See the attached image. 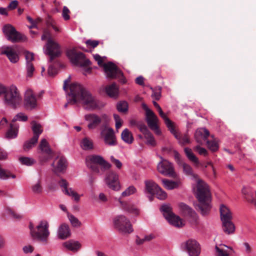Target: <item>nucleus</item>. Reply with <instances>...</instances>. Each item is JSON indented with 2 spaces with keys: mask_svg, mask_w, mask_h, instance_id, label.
<instances>
[{
  "mask_svg": "<svg viewBox=\"0 0 256 256\" xmlns=\"http://www.w3.org/2000/svg\"><path fill=\"white\" fill-rule=\"evenodd\" d=\"M70 92L66 95L68 102L64 105L66 108L68 104H74L80 103L84 108L88 110H93L98 108V100L92 95L84 86L73 83L70 86Z\"/></svg>",
  "mask_w": 256,
  "mask_h": 256,
  "instance_id": "nucleus-1",
  "label": "nucleus"
},
{
  "mask_svg": "<svg viewBox=\"0 0 256 256\" xmlns=\"http://www.w3.org/2000/svg\"><path fill=\"white\" fill-rule=\"evenodd\" d=\"M196 198L199 204L196 205L202 215L207 214L211 208V194L206 183L202 180H198L196 184Z\"/></svg>",
  "mask_w": 256,
  "mask_h": 256,
  "instance_id": "nucleus-2",
  "label": "nucleus"
},
{
  "mask_svg": "<svg viewBox=\"0 0 256 256\" xmlns=\"http://www.w3.org/2000/svg\"><path fill=\"white\" fill-rule=\"evenodd\" d=\"M0 98L4 104L14 108H17L22 102L20 92L14 84L6 86L0 83Z\"/></svg>",
  "mask_w": 256,
  "mask_h": 256,
  "instance_id": "nucleus-3",
  "label": "nucleus"
},
{
  "mask_svg": "<svg viewBox=\"0 0 256 256\" xmlns=\"http://www.w3.org/2000/svg\"><path fill=\"white\" fill-rule=\"evenodd\" d=\"M49 224L47 221L42 220L36 226L35 231H33L32 238L44 244H46L50 234L48 230Z\"/></svg>",
  "mask_w": 256,
  "mask_h": 256,
  "instance_id": "nucleus-4",
  "label": "nucleus"
},
{
  "mask_svg": "<svg viewBox=\"0 0 256 256\" xmlns=\"http://www.w3.org/2000/svg\"><path fill=\"white\" fill-rule=\"evenodd\" d=\"M114 228L122 234H127L134 231L132 224L130 220L123 215L116 216L113 219Z\"/></svg>",
  "mask_w": 256,
  "mask_h": 256,
  "instance_id": "nucleus-5",
  "label": "nucleus"
},
{
  "mask_svg": "<svg viewBox=\"0 0 256 256\" xmlns=\"http://www.w3.org/2000/svg\"><path fill=\"white\" fill-rule=\"evenodd\" d=\"M66 56L70 62L76 66L84 67L90 65L91 62L86 58L85 55L81 52H76V50L70 49L66 51Z\"/></svg>",
  "mask_w": 256,
  "mask_h": 256,
  "instance_id": "nucleus-6",
  "label": "nucleus"
},
{
  "mask_svg": "<svg viewBox=\"0 0 256 256\" xmlns=\"http://www.w3.org/2000/svg\"><path fill=\"white\" fill-rule=\"evenodd\" d=\"M160 210L165 218L172 225L177 227L182 228L184 224L180 216H176L172 212V208L169 204H164L160 208Z\"/></svg>",
  "mask_w": 256,
  "mask_h": 256,
  "instance_id": "nucleus-7",
  "label": "nucleus"
},
{
  "mask_svg": "<svg viewBox=\"0 0 256 256\" xmlns=\"http://www.w3.org/2000/svg\"><path fill=\"white\" fill-rule=\"evenodd\" d=\"M43 50L46 54L50 56V62H52L54 58L59 57L62 53L60 46L52 38L47 40Z\"/></svg>",
  "mask_w": 256,
  "mask_h": 256,
  "instance_id": "nucleus-8",
  "label": "nucleus"
},
{
  "mask_svg": "<svg viewBox=\"0 0 256 256\" xmlns=\"http://www.w3.org/2000/svg\"><path fill=\"white\" fill-rule=\"evenodd\" d=\"M106 77L108 78H119L120 82L124 84L126 82V78L124 77L122 72L112 62H108L103 64Z\"/></svg>",
  "mask_w": 256,
  "mask_h": 256,
  "instance_id": "nucleus-9",
  "label": "nucleus"
},
{
  "mask_svg": "<svg viewBox=\"0 0 256 256\" xmlns=\"http://www.w3.org/2000/svg\"><path fill=\"white\" fill-rule=\"evenodd\" d=\"M182 250L185 251L188 256H199L201 248L200 244L194 239H188L181 244Z\"/></svg>",
  "mask_w": 256,
  "mask_h": 256,
  "instance_id": "nucleus-10",
  "label": "nucleus"
},
{
  "mask_svg": "<svg viewBox=\"0 0 256 256\" xmlns=\"http://www.w3.org/2000/svg\"><path fill=\"white\" fill-rule=\"evenodd\" d=\"M38 152L39 154L38 159L40 162H46L52 158V152L46 139L43 138L40 140Z\"/></svg>",
  "mask_w": 256,
  "mask_h": 256,
  "instance_id": "nucleus-11",
  "label": "nucleus"
},
{
  "mask_svg": "<svg viewBox=\"0 0 256 256\" xmlns=\"http://www.w3.org/2000/svg\"><path fill=\"white\" fill-rule=\"evenodd\" d=\"M2 32L8 40L12 42H18L24 40V36L10 24H6Z\"/></svg>",
  "mask_w": 256,
  "mask_h": 256,
  "instance_id": "nucleus-12",
  "label": "nucleus"
},
{
  "mask_svg": "<svg viewBox=\"0 0 256 256\" xmlns=\"http://www.w3.org/2000/svg\"><path fill=\"white\" fill-rule=\"evenodd\" d=\"M104 180L108 187L112 190L118 191L120 189L119 176L114 171H110L106 174Z\"/></svg>",
  "mask_w": 256,
  "mask_h": 256,
  "instance_id": "nucleus-13",
  "label": "nucleus"
},
{
  "mask_svg": "<svg viewBox=\"0 0 256 256\" xmlns=\"http://www.w3.org/2000/svg\"><path fill=\"white\" fill-rule=\"evenodd\" d=\"M100 135L106 145L112 146L117 144L116 138L112 128H106L101 131Z\"/></svg>",
  "mask_w": 256,
  "mask_h": 256,
  "instance_id": "nucleus-14",
  "label": "nucleus"
},
{
  "mask_svg": "<svg viewBox=\"0 0 256 256\" xmlns=\"http://www.w3.org/2000/svg\"><path fill=\"white\" fill-rule=\"evenodd\" d=\"M158 172L164 175L173 176L174 175V168L172 163L166 160H163L158 165Z\"/></svg>",
  "mask_w": 256,
  "mask_h": 256,
  "instance_id": "nucleus-15",
  "label": "nucleus"
},
{
  "mask_svg": "<svg viewBox=\"0 0 256 256\" xmlns=\"http://www.w3.org/2000/svg\"><path fill=\"white\" fill-rule=\"evenodd\" d=\"M24 105L26 108L32 110L37 106V100L32 90L28 89L24 94Z\"/></svg>",
  "mask_w": 256,
  "mask_h": 256,
  "instance_id": "nucleus-16",
  "label": "nucleus"
},
{
  "mask_svg": "<svg viewBox=\"0 0 256 256\" xmlns=\"http://www.w3.org/2000/svg\"><path fill=\"white\" fill-rule=\"evenodd\" d=\"M146 121L150 128L154 130L156 134L160 135L161 134V131L158 126V118L153 112L146 115Z\"/></svg>",
  "mask_w": 256,
  "mask_h": 256,
  "instance_id": "nucleus-17",
  "label": "nucleus"
},
{
  "mask_svg": "<svg viewBox=\"0 0 256 256\" xmlns=\"http://www.w3.org/2000/svg\"><path fill=\"white\" fill-rule=\"evenodd\" d=\"M58 184L62 188V192L66 195L73 198L75 201L78 202L80 199V196L77 192H74L72 188H68V182L64 178H62Z\"/></svg>",
  "mask_w": 256,
  "mask_h": 256,
  "instance_id": "nucleus-18",
  "label": "nucleus"
},
{
  "mask_svg": "<svg viewBox=\"0 0 256 256\" xmlns=\"http://www.w3.org/2000/svg\"><path fill=\"white\" fill-rule=\"evenodd\" d=\"M2 54L6 56L10 61L14 64L19 60V56L16 51L12 46H4L2 48Z\"/></svg>",
  "mask_w": 256,
  "mask_h": 256,
  "instance_id": "nucleus-19",
  "label": "nucleus"
},
{
  "mask_svg": "<svg viewBox=\"0 0 256 256\" xmlns=\"http://www.w3.org/2000/svg\"><path fill=\"white\" fill-rule=\"evenodd\" d=\"M52 166L55 174L63 172L66 168V160L64 157L57 158L52 164Z\"/></svg>",
  "mask_w": 256,
  "mask_h": 256,
  "instance_id": "nucleus-20",
  "label": "nucleus"
},
{
  "mask_svg": "<svg viewBox=\"0 0 256 256\" xmlns=\"http://www.w3.org/2000/svg\"><path fill=\"white\" fill-rule=\"evenodd\" d=\"M84 118L86 121L89 122L88 127L90 130L96 128L102 122L101 118L94 114L85 115Z\"/></svg>",
  "mask_w": 256,
  "mask_h": 256,
  "instance_id": "nucleus-21",
  "label": "nucleus"
},
{
  "mask_svg": "<svg viewBox=\"0 0 256 256\" xmlns=\"http://www.w3.org/2000/svg\"><path fill=\"white\" fill-rule=\"evenodd\" d=\"M209 136L208 130L204 128H198L194 134L196 140L199 144H202Z\"/></svg>",
  "mask_w": 256,
  "mask_h": 256,
  "instance_id": "nucleus-22",
  "label": "nucleus"
},
{
  "mask_svg": "<svg viewBox=\"0 0 256 256\" xmlns=\"http://www.w3.org/2000/svg\"><path fill=\"white\" fill-rule=\"evenodd\" d=\"M70 230L68 224H63L58 228L57 236L58 238L65 240L70 236Z\"/></svg>",
  "mask_w": 256,
  "mask_h": 256,
  "instance_id": "nucleus-23",
  "label": "nucleus"
},
{
  "mask_svg": "<svg viewBox=\"0 0 256 256\" xmlns=\"http://www.w3.org/2000/svg\"><path fill=\"white\" fill-rule=\"evenodd\" d=\"M178 208L180 212L184 216L194 218L196 216V212L188 205L184 202H180L178 204Z\"/></svg>",
  "mask_w": 256,
  "mask_h": 256,
  "instance_id": "nucleus-24",
  "label": "nucleus"
},
{
  "mask_svg": "<svg viewBox=\"0 0 256 256\" xmlns=\"http://www.w3.org/2000/svg\"><path fill=\"white\" fill-rule=\"evenodd\" d=\"M220 212L222 222L232 220V214L230 210L226 206L222 204L220 206Z\"/></svg>",
  "mask_w": 256,
  "mask_h": 256,
  "instance_id": "nucleus-25",
  "label": "nucleus"
},
{
  "mask_svg": "<svg viewBox=\"0 0 256 256\" xmlns=\"http://www.w3.org/2000/svg\"><path fill=\"white\" fill-rule=\"evenodd\" d=\"M144 193L154 195V193H156V192L158 190L159 186L152 180H146L144 181Z\"/></svg>",
  "mask_w": 256,
  "mask_h": 256,
  "instance_id": "nucleus-26",
  "label": "nucleus"
},
{
  "mask_svg": "<svg viewBox=\"0 0 256 256\" xmlns=\"http://www.w3.org/2000/svg\"><path fill=\"white\" fill-rule=\"evenodd\" d=\"M222 230L227 234H232L236 230V226L232 220L222 222Z\"/></svg>",
  "mask_w": 256,
  "mask_h": 256,
  "instance_id": "nucleus-27",
  "label": "nucleus"
},
{
  "mask_svg": "<svg viewBox=\"0 0 256 256\" xmlns=\"http://www.w3.org/2000/svg\"><path fill=\"white\" fill-rule=\"evenodd\" d=\"M106 94L110 98H116L119 94V89L116 83L107 86L105 88Z\"/></svg>",
  "mask_w": 256,
  "mask_h": 256,
  "instance_id": "nucleus-28",
  "label": "nucleus"
},
{
  "mask_svg": "<svg viewBox=\"0 0 256 256\" xmlns=\"http://www.w3.org/2000/svg\"><path fill=\"white\" fill-rule=\"evenodd\" d=\"M92 160L94 162H96L98 164L101 166V170L105 172L112 166V165L108 162L106 161L102 156L98 155V156L92 158Z\"/></svg>",
  "mask_w": 256,
  "mask_h": 256,
  "instance_id": "nucleus-29",
  "label": "nucleus"
},
{
  "mask_svg": "<svg viewBox=\"0 0 256 256\" xmlns=\"http://www.w3.org/2000/svg\"><path fill=\"white\" fill-rule=\"evenodd\" d=\"M95 156H98V155H92L87 158L86 160V164L93 172L96 174H100V170L97 165L98 163L96 162H94L92 160V158Z\"/></svg>",
  "mask_w": 256,
  "mask_h": 256,
  "instance_id": "nucleus-30",
  "label": "nucleus"
},
{
  "mask_svg": "<svg viewBox=\"0 0 256 256\" xmlns=\"http://www.w3.org/2000/svg\"><path fill=\"white\" fill-rule=\"evenodd\" d=\"M63 246L69 250L77 252L80 248V244L78 241L70 240L64 242Z\"/></svg>",
  "mask_w": 256,
  "mask_h": 256,
  "instance_id": "nucleus-31",
  "label": "nucleus"
},
{
  "mask_svg": "<svg viewBox=\"0 0 256 256\" xmlns=\"http://www.w3.org/2000/svg\"><path fill=\"white\" fill-rule=\"evenodd\" d=\"M121 138L122 140L128 144H131L134 141L132 134L128 128H125L122 132Z\"/></svg>",
  "mask_w": 256,
  "mask_h": 256,
  "instance_id": "nucleus-32",
  "label": "nucleus"
},
{
  "mask_svg": "<svg viewBox=\"0 0 256 256\" xmlns=\"http://www.w3.org/2000/svg\"><path fill=\"white\" fill-rule=\"evenodd\" d=\"M32 130L34 134L32 137L38 140L39 136L43 132L42 126L40 124L34 121L32 122Z\"/></svg>",
  "mask_w": 256,
  "mask_h": 256,
  "instance_id": "nucleus-33",
  "label": "nucleus"
},
{
  "mask_svg": "<svg viewBox=\"0 0 256 256\" xmlns=\"http://www.w3.org/2000/svg\"><path fill=\"white\" fill-rule=\"evenodd\" d=\"M16 176L12 174L10 170L0 168V180H7L9 178H15Z\"/></svg>",
  "mask_w": 256,
  "mask_h": 256,
  "instance_id": "nucleus-34",
  "label": "nucleus"
},
{
  "mask_svg": "<svg viewBox=\"0 0 256 256\" xmlns=\"http://www.w3.org/2000/svg\"><path fill=\"white\" fill-rule=\"evenodd\" d=\"M18 126L11 123L10 129L7 132L6 136L8 138H14L17 136Z\"/></svg>",
  "mask_w": 256,
  "mask_h": 256,
  "instance_id": "nucleus-35",
  "label": "nucleus"
},
{
  "mask_svg": "<svg viewBox=\"0 0 256 256\" xmlns=\"http://www.w3.org/2000/svg\"><path fill=\"white\" fill-rule=\"evenodd\" d=\"M32 192L36 194H40L43 192V187L42 181L38 180L36 183L34 184L31 187Z\"/></svg>",
  "mask_w": 256,
  "mask_h": 256,
  "instance_id": "nucleus-36",
  "label": "nucleus"
},
{
  "mask_svg": "<svg viewBox=\"0 0 256 256\" xmlns=\"http://www.w3.org/2000/svg\"><path fill=\"white\" fill-rule=\"evenodd\" d=\"M80 146L84 150H90L93 148V142L91 140L84 138L81 142Z\"/></svg>",
  "mask_w": 256,
  "mask_h": 256,
  "instance_id": "nucleus-37",
  "label": "nucleus"
},
{
  "mask_svg": "<svg viewBox=\"0 0 256 256\" xmlns=\"http://www.w3.org/2000/svg\"><path fill=\"white\" fill-rule=\"evenodd\" d=\"M162 182L164 186L168 190H171L178 186V182L172 180H170L166 179L162 180Z\"/></svg>",
  "mask_w": 256,
  "mask_h": 256,
  "instance_id": "nucleus-38",
  "label": "nucleus"
},
{
  "mask_svg": "<svg viewBox=\"0 0 256 256\" xmlns=\"http://www.w3.org/2000/svg\"><path fill=\"white\" fill-rule=\"evenodd\" d=\"M184 150L186 154V156L190 160L196 164L198 163V158L194 154L190 148H185Z\"/></svg>",
  "mask_w": 256,
  "mask_h": 256,
  "instance_id": "nucleus-39",
  "label": "nucleus"
},
{
  "mask_svg": "<svg viewBox=\"0 0 256 256\" xmlns=\"http://www.w3.org/2000/svg\"><path fill=\"white\" fill-rule=\"evenodd\" d=\"M38 140L35 138H32L30 140L26 142L24 144V149L25 151H28L32 148L37 143Z\"/></svg>",
  "mask_w": 256,
  "mask_h": 256,
  "instance_id": "nucleus-40",
  "label": "nucleus"
},
{
  "mask_svg": "<svg viewBox=\"0 0 256 256\" xmlns=\"http://www.w3.org/2000/svg\"><path fill=\"white\" fill-rule=\"evenodd\" d=\"M19 161L22 164L26 166H31L36 162V161L33 158L26 156L20 157Z\"/></svg>",
  "mask_w": 256,
  "mask_h": 256,
  "instance_id": "nucleus-41",
  "label": "nucleus"
},
{
  "mask_svg": "<svg viewBox=\"0 0 256 256\" xmlns=\"http://www.w3.org/2000/svg\"><path fill=\"white\" fill-rule=\"evenodd\" d=\"M144 138L146 140V144L148 145L154 146H156V143L154 140V138L150 132H148L145 136Z\"/></svg>",
  "mask_w": 256,
  "mask_h": 256,
  "instance_id": "nucleus-42",
  "label": "nucleus"
},
{
  "mask_svg": "<svg viewBox=\"0 0 256 256\" xmlns=\"http://www.w3.org/2000/svg\"><path fill=\"white\" fill-rule=\"evenodd\" d=\"M117 110L118 112H126L128 110V104L126 101H121L117 104Z\"/></svg>",
  "mask_w": 256,
  "mask_h": 256,
  "instance_id": "nucleus-43",
  "label": "nucleus"
},
{
  "mask_svg": "<svg viewBox=\"0 0 256 256\" xmlns=\"http://www.w3.org/2000/svg\"><path fill=\"white\" fill-rule=\"evenodd\" d=\"M68 216L72 226L74 227H79L81 226V222L74 215L68 214Z\"/></svg>",
  "mask_w": 256,
  "mask_h": 256,
  "instance_id": "nucleus-44",
  "label": "nucleus"
},
{
  "mask_svg": "<svg viewBox=\"0 0 256 256\" xmlns=\"http://www.w3.org/2000/svg\"><path fill=\"white\" fill-rule=\"evenodd\" d=\"M154 194L156 195V198L160 200H164L167 198L166 193L163 190L160 186L158 187V190Z\"/></svg>",
  "mask_w": 256,
  "mask_h": 256,
  "instance_id": "nucleus-45",
  "label": "nucleus"
},
{
  "mask_svg": "<svg viewBox=\"0 0 256 256\" xmlns=\"http://www.w3.org/2000/svg\"><path fill=\"white\" fill-rule=\"evenodd\" d=\"M208 148L212 152H216L218 149V145L214 140H206Z\"/></svg>",
  "mask_w": 256,
  "mask_h": 256,
  "instance_id": "nucleus-46",
  "label": "nucleus"
},
{
  "mask_svg": "<svg viewBox=\"0 0 256 256\" xmlns=\"http://www.w3.org/2000/svg\"><path fill=\"white\" fill-rule=\"evenodd\" d=\"M136 192V188L134 186H131L122 193V196H128L134 194Z\"/></svg>",
  "mask_w": 256,
  "mask_h": 256,
  "instance_id": "nucleus-47",
  "label": "nucleus"
},
{
  "mask_svg": "<svg viewBox=\"0 0 256 256\" xmlns=\"http://www.w3.org/2000/svg\"><path fill=\"white\" fill-rule=\"evenodd\" d=\"M184 172L188 176H194L193 171L192 167L188 164L183 162L182 164Z\"/></svg>",
  "mask_w": 256,
  "mask_h": 256,
  "instance_id": "nucleus-48",
  "label": "nucleus"
},
{
  "mask_svg": "<svg viewBox=\"0 0 256 256\" xmlns=\"http://www.w3.org/2000/svg\"><path fill=\"white\" fill-rule=\"evenodd\" d=\"M28 116L22 112L18 113L12 119V122L16 120L26 122L28 120Z\"/></svg>",
  "mask_w": 256,
  "mask_h": 256,
  "instance_id": "nucleus-49",
  "label": "nucleus"
},
{
  "mask_svg": "<svg viewBox=\"0 0 256 256\" xmlns=\"http://www.w3.org/2000/svg\"><path fill=\"white\" fill-rule=\"evenodd\" d=\"M26 69L27 72V76L31 77L32 76L34 68L32 63L26 64Z\"/></svg>",
  "mask_w": 256,
  "mask_h": 256,
  "instance_id": "nucleus-50",
  "label": "nucleus"
},
{
  "mask_svg": "<svg viewBox=\"0 0 256 256\" xmlns=\"http://www.w3.org/2000/svg\"><path fill=\"white\" fill-rule=\"evenodd\" d=\"M137 126L140 130L145 136L146 134L150 132L147 126L142 122H140L137 124Z\"/></svg>",
  "mask_w": 256,
  "mask_h": 256,
  "instance_id": "nucleus-51",
  "label": "nucleus"
},
{
  "mask_svg": "<svg viewBox=\"0 0 256 256\" xmlns=\"http://www.w3.org/2000/svg\"><path fill=\"white\" fill-rule=\"evenodd\" d=\"M216 251V256H228V253L224 250L220 248L217 246L215 247Z\"/></svg>",
  "mask_w": 256,
  "mask_h": 256,
  "instance_id": "nucleus-52",
  "label": "nucleus"
},
{
  "mask_svg": "<svg viewBox=\"0 0 256 256\" xmlns=\"http://www.w3.org/2000/svg\"><path fill=\"white\" fill-rule=\"evenodd\" d=\"M164 123L172 134L174 133V132H176L173 126L172 122L170 119H166Z\"/></svg>",
  "mask_w": 256,
  "mask_h": 256,
  "instance_id": "nucleus-53",
  "label": "nucleus"
},
{
  "mask_svg": "<svg viewBox=\"0 0 256 256\" xmlns=\"http://www.w3.org/2000/svg\"><path fill=\"white\" fill-rule=\"evenodd\" d=\"M194 150H196L198 153L200 155L206 156L208 155V152L204 148L201 147L200 146H196L194 147Z\"/></svg>",
  "mask_w": 256,
  "mask_h": 256,
  "instance_id": "nucleus-54",
  "label": "nucleus"
},
{
  "mask_svg": "<svg viewBox=\"0 0 256 256\" xmlns=\"http://www.w3.org/2000/svg\"><path fill=\"white\" fill-rule=\"evenodd\" d=\"M152 89L153 90V93L152 94V96L156 100H158L161 96V88L158 87V89L156 90H154L152 88Z\"/></svg>",
  "mask_w": 256,
  "mask_h": 256,
  "instance_id": "nucleus-55",
  "label": "nucleus"
},
{
  "mask_svg": "<svg viewBox=\"0 0 256 256\" xmlns=\"http://www.w3.org/2000/svg\"><path fill=\"white\" fill-rule=\"evenodd\" d=\"M254 192L256 194L255 199L252 197L250 194H246V193H244V194L246 195L245 198L247 200V201L250 203L254 204V206L256 207V190Z\"/></svg>",
  "mask_w": 256,
  "mask_h": 256,
  "instance_id": "nucleus-56",
  "label": "nucleus"
},
{
  "mask_svg": "<svg viewBox=\"0 0 256 256\" xmlns=\"http://www.w3.org/2000/svg\"><path fill=\"white\" fill-rule=\"evenodd\" d=\"M70 12L68 8L66 6H64L63 8L62 16L64 20H68L70 19Z\"/></svg>",
  "mask_w": 256,
  "mask_h": 256,
  "instance_id": "nucleus-57",
  "label": "nucleus"
},
{
  "mask_svg": "<svg viewBox=\"0 0 256 256\" xmlns=\"http://www.w3.org/2000/svg\"><path fill=\"white\" fill-rule=\"evenodd\" d=\"M26 60V64L32 63V61L34 60V54L29 52H26L25 54Z\"/></svg>",
  "mask_w": 256,
  "mask_h": 256,
  "instance_id": "nucleus-58",
  "label": "nucleus"
},
{
  "mask_svg": "<svg viewBox=\"0 0 256 256\" xmlns=\"http://www.w3.org/2000/svg\"><path fill=\"white\" fill-rule=\"evenodd\" d=\"M86 44L88 46H90L92 48H96L98 44L99 41L96 40H88L86 41Z\"/></svg>",
  "mask_w": 256,
  "mask_h": 256,
  "instance_id": "nucleus-59",
  "label": "nucleus"
},
{
  "mask_svg": "<svg viewBox=\"0 0 256 256\" xmlns=\"http://www.w3.org/2000/svg\"><path fill=\"white\" fill-rule=\"evenodd\" d=\"M48 73L50 76H54L57 73L56 69L54 66L50 65L48 68Z\"/></svg>",
  "mask_w": 256,
  "mask_h": 256,
  "instance_id": "nucleus-60",
  "label": "nucleus"
},
{
  "mask_svg": "<svg viewBox=\"0 0 256 256\" xmlns=\"http://www.w3.org/2000/svg\"><path fill=\"white\" fill-rule=\"evenodd\" d=\"M180 144L182 145H184L186 144L190 143V140L188 137L186 135H184L183 136H181L178 140Z\"/></svg>",
  "mask_w": 256,
  "mask_h": 256,
  "instance_id": "nucleus-61",
  "label": "nucleus"
},
{
  "mask_svg": "<svg viewBox=\"0 0 256 256\" xmlns=\"http://www.w3.org/2000/svg\"><path fill=\"white\" fill-rule=\"evenodd\" d=\"M49 38H52L51 34L48 30H44V33H43L42 35V36L41 40H44L47 39L48 40H49Z\"/></svg>",
  "mask_w": 256,
  "mask_h": 256,
  "instance_id": "nucleus-62",
  "label": "nucleus"
},
{
  "mask_svg": "<svg viewBox=\"0 0 256 256\" xmlns=\"http://www.w3.org/2000/svg\"><path fill=\"white\" fill-rule=\"evenodd\" d=\"M110 160L114 163L117 168H122V163L118 159L115 158L114 156H111Z\"/></svg>",
  "mask_w": 256,
  "mask_h": 256,
  "instance_id": "nucleus-63",
  "label": "nucleus"
},
{
  "mask_svg": "<svg viewBox=\"0 0 256 256\" xmlns=\"http://www.w3.org/2000/svg\"><path fill=\"white\" fill-rule=\"evenodd\" d=\"M22 250L25 254L32 253L34 251V248L32 246L28 245L24 246Z\"/></svg>",
  "mask_w": 256,
  "mask_h": 256,
  "instance_id": "nucleus-64",
  "label": "nucleus"
}]
</instances>
